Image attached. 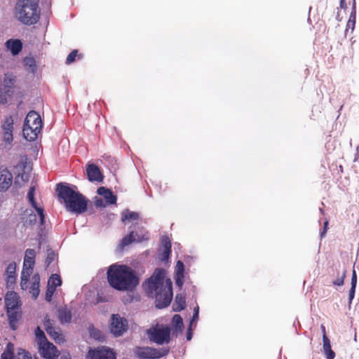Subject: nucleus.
Instances as JSON below:
<instances>
[{"instance_id":"f704fd0d","label":"nucleus","mask_w":359,"mask_h":359,"mask_svg":"<svg viewBox=\"0 0 359 359\" xmlns=\"http://www.w3.org/2000/svg\"><path fill=\"white\" fill-rule=\"evenodd\" d=\"M4 131H13V119L12 116H8L5 118L2 125Z\"/></svg>"},{"instance_id":"f3484780","label":"nucleus","mask_w":359,"mask_h":359,"mask_svg":"<svg viewBox=\"0 0 359 359\" xmlns=\"http://www.w3.org/2000/svg\"><path fill=\"white\" fill-rule=\"evenodd\" d=\"M88 179L90 182H102L103 175L99 167L95 164L88 165L86 170Z\"/></svg>"},{"instance_id":"58836bf2","label":"nucleus","mask_w":359,"mask_h":359,"mask_svg":"<svg viewBox=\"0 0 359 359\" xmlns=\"http://www.w3.org/2000/svg\"><path fill=\"white\" fill-rule=\"evenodd\" d=\"M159 248H162L163 250H171V243L170 238L164 236L161 238V246Z\"/></svg>"},{"instance_id":"bf43d9fd","label":"nucleus","mask_w":359,"mask_h":359,"mask_svg":"<svg viewBox=\"0 0 359 359\" xmlns=\"http://www.w3.org/2000/svg\"><path fill=\"white\" fill-rule=\"evenodd\" d=\"M5 351L11 352V353H14V345L11 342H8L6 344Z\"/></svg>"},{"instance_id":"603ef678","label":"nucleus","mask_w":359,"mask_h":359,"mask_svg":"<svg viewBox=\"0 0 359 359\" xmlns=\"http://www.w3.org/2000/svg\"><path fill=\"white\" fill-rule=\"evenodd\" d=\"M328 221L326 220L325 222H324V226H323V230L320 231V238L322 239L323 238H324L325 236V234L327 233V226H328Z\"/></svg>"},{"instance_id":"f257e3e1","label":"nucleus","mask_w":359,"mask_h":359,"mask_svg":"<svg viewBox=\"0 0 359 359\" xmlns=\"http://www.w3.org/2000/svg\"><path fill=\"white\" fill-rule=\"evenodd\" d=\"M165 270L157 268L144 283L147 296L155 299V306L160 309L170 305L173 295L172 282L170 278L165 280Z\"/></svg>"},{"instance_id":"393cba45","label":"nucleus","mask_w":359,"mask_h":359,"mask_svg":"<svg viewBox=\"0 0 359 359\" xmlns=\"http://www.w3.org/2000/svg\"><path fill=\"white\" fill-rule=\"evenodd\" d=\"M186 306V298L183 294H177L172 304V309L175 312H180Z\"/></svg>"},{"instance_id":"2f4dec72","label":"nucleus","mask_w":359,"mask_h":359,"mask_svg":"<svg viewBox=\"0 0 359 359\" xmlns=\"http://www.w3.org/2000/svg\"><path fill=\"white\" fill-rule=\"evenodd\" d=\"M62 284V280L59 275L57 274H52L50 277L48 281V286L50 287L51 288H55L56 290V287L57 286L61 285Z\"/></svg>"},{"instance_id":"a19ab883","label":"nucleus","mask_w":359,"mask_h":359,"mask_svg":"<svg viewBox=\"0 0 359 359\" xmlns=\"http://www.w3.org/2000/svg\"><path fill=\"white\" fill-rule=\"evenodd\" d=\"M35 264V259H32L30 257H25L24 258V266L23 268H25L27 264L28 265V268L27 270H32Z\"/></svg>"},{"instance_id":"9d476101","label":"nucleus","mask_w":359,"mask_h":359,"mask_svg":"<svg viewBox=\"0 0 359 359\" xmlns=\"http://www.w3.org/2000/svg\"><path fill=\"white\" fill-rule=\"evenodd\" d=\"M38 352L44 359H56L60 355L57 348L49 341L39 345Z\"/></svg>"},{"instance_id":"864d4df0","label":"nucleus","mask_w":359,"mask_h":359,"mask_svg":"<svg viewBox=\"0 0 359 359\" xmlns=\"http://www.w3.org/2000/svg\"><path fill=\"white\" fill-rule=\"evenodd\" d=\"M355 287H351V289L349 290V294H348L349 304H351L352 300L353 299V298L355 297Z\"/></svg>"},{"instance_id":"4468645a","label":"nucleus","mask_w":359,"mask_h":359,"mask_svg":"<svg viewBox=\"0 0 359 359\" xmlns=\"http://www.w3.org/2000/svg\"><path fill=\"white\" fill-rule=\"evenodd\" d=\"M13 178V175L8 169L0 170V191H6L11 187Z\"/></svg>"},{"instance_id":"e433bc0d","label":"nucleus","mask_w":359,"mask_h":359,"mask_svg":"<svg viewBox=\"0 0 359 359\" xmlns=\"http://www.w3.org/2000/svg\"><path fill=\"white\" fill-rule=\"evenodd\" d=\"M57 255L55 251H53L52 249H48L47 250V257L45 262L46 266L48 267L50 264L55 259Z\"/></svg>"},{"instance_id":"f03ea898","label":"nucleus","mask_w":359,"mask_h":359,"mask_svg":"<svg viewBox=\"0 0 359 359\" xmlns=\"http://www.w3.org/2000/svg\"><path fill=\"white\" fill-rule=\"evenodd\" d=\"M109 285L117 291L133 292L140 284L139 273L126 264H113L107 271Z\"/></svg>"},{"instance_id":"8fccbe9b","label":"nucleus","mask_w":359,"mask_h":359,"mask_svg":"<svg viewBox=\"0 0 359 359\" xmlns=\"http://www.w3.org/2000/svg\"><path fill=\"white\" fill-rule=\"evenodd\" d=\"M36 252L34 249L28 248L25 251V256L27 257H30L32 259H35Z\"/></svg>"},{"instance_id":"13d9d810","label":"nucleus","mask_w":359,"mask_h":359,"mask_svg":"<svg viewBox=\"0 0 359 359\" xmlns=\"http://www.w3.org/2000/svg\"><path fill=\"white\" fill-rule=\"evenodd\" d=\"M191 326H192L191 322H190L189 325V328H188V330H187V339L188 341L191 340V338H192Z\"/></svg>"},{"instance_id":"c85d7f7f","label":"nucleus","mask_w":359,"mask_h":359,"mask_svg":"<svg viewBox=\"0 0 359 359\" xmlns=\"http://www.w3.org/2000/svg\"><path fill=\"white\" fill-rule=\"evenodd\" d=\"M31 274V271L29 270H26L25 268L22 269L21 272V281H20V287L22 290H26L27 288V283Z\"/></svg>"},{"instance_id":"de8ad7c7","label":"nucleus","mask_w":359,"mask_h":359,"mask_svg":"<svg viewBox=\"0 0 359 359\" xmlns=\"http://www.w3.org/2000/svg\"><path fill=\"white\" fill-rule=\"evenodd\" d=\"M14 358V353H11L6 351H4L1 355V359H13Z\"/></svg>"},{"instance_id":"20e7f679","label":"nucleus","mask_w":359,"mask_h":359,"mask_svg":"<svg viewBox=\"0 0 359 359\" xmlns=\"http://www.w3.org/2000/svg\"><path fill=\"white\" fill-rule=\"evenodd\" d=\"M39 0H18L15 6V17L23 25H33L40 19Z\"/></svg>"},{"instance_id":"f8f14e48","label":"nucleus","mask_w":359,"mask_h":359,"mask_svg":"<svg viewBox=\"0 0 359 359\" xmlns=\"http://www.w3.org/2000/svg\"><path fill=\"white\" fill-rule=\"evenodd\" d=\"M6 287L12 289L16 282V263L15 262H11L6 267L5 273Z\"/></svg>"},{"instance_id":"dca6fc26","label":"nucleus","mask_w":359,"mask_h":359,"mask_svg":"<svg viewBox=\"0 0 359 359\" xmlns=\"http://www.w3.org/2000/svg\"><path fill=\"white\" fill-rule=\"evenodd\" d=\"M24 125L33 127L37 126L39 130H41L42 121L40 115L35 111H30L25 117Z\"/></svg>"},{"instance_id":"4d7b16f0","label":"nucleus","mask_w":359,"mask_h":359,"mask_svg":"<svg viewBox=\"0 0 359 359\" xmlns=\"http://www.w3.org/2000/svg\"><path fill=\"white\" fill-rule=\"evenodd\" d=\"M355 25V21L348 20L347 22V24H346V32H347L348 29H351L352 31L354 30Z\"/></svg>"},{"instance_id":"7c9ffc66","label":"nucleus","mask_w":359,"mask_h":359,"mask_svg":"<svg viewBox=\"0 0 359 359\" xmlns=\"http://www.w3.org/2000/svg\"><path fill=\"white\" fill-rule=\"evenodd\" d=\"M24 65L29 72L34 73L36 71V61L34 58L26 57L24 59Z\"/></svg>"},{"instance_id":"a878e982","label":"nucleus","mask_w":359,"mask_h":359,"mask_svg":"<svg viewBox=\"0 0 359 359\" xmlns=\"http://www.w3.org/2000/svg\"><path fill=\"white\" fill-rule=\"evenodd\" d=\"M33 283H32V285L30 287V293L32 295V297L36 299L40 292L39 290V276L38 274H36L33 276Z\"/></svg>"},{"instance_id":"0eeeda50","label":"nucleus","mask_w":359,"mask_h":359,"mask_svg":"<svg viewBox=\"0 0 359 359\" xmlns=\"http://www.w3.org/2000/svg\"><path fill=\"white\" fill-rule=\"evenodd\" d=\"M148 239L149 233L146 229L142 226H137L121 239L119 248L121 250H123L125 247L133 243H141Z\"/></svg>"},{"instance_id":"cd10ccee","label":"nucleus","mask_w":359,"mask_h":359,"mask_svg":"<svg viewBox=\"0 0 359 359\" xmlns=\"http://www.w3.org/2000/svg\"><path fill=\"white\" fill-rule=\"evenodd\" d=\"M34 334L38 346L48 341L44 332L41 329L40 327H36Z\"/></svg>"},{"instance_id":"2eb2a0df","label":"nucleus","mask_w":359,"mask_h":359,"mask_svg":"<svg viewBox=\"0 0 359 359\" xmlns=\"http://www.w3.org/2000/svg\"><path fill=\"white\" fill-rule=\"evenodd\" d=\"M184 278V264L182 261L178 260L177 262L175 269L174 279H175L176 285L180 288V290H181L183 286Z\"/></svg>"},{"instance_id":"aec40b11","label":"nucleus","mask_w":359,"mask_h":359,"mask_svg":"<svg viewBox=\"0 0 359 359\" xmlns=\"http://www.w3.org/2000/svg\"><path fill=\"white\" fill-rule=\"evenodd\" d=\"M57 318L61 324L69 323L72 319V311L66 305L59 307L57 310Z\"/></svg>"},{"instance_id":"774afa93","label":"nucleus","mask_w":359,"mask_h":359,"mask_svg":"<svg viewBox=\"0 0 359 359\" xmlns=\"http://www.w3.org/2000/svg\"><path fill=\"white\" fill-rule=\"evenodd\" d=\"M18 177H21V180H22V181H25V175H24V174L18 175L17 176V177L15 178V184H17V182H18V181H17V180H18Z\"/></svg>"},{"instance_id":"c03bdc74","label":"nucleus","mask_w":359,"mask_h":359,"mask_svg":"<svg viewBox=\"0 0 359 359\" xmlns=\"http://www.w3.org/2000/svg\"><path fill=\"white\" fill-rule=\"evenodd\" d=\"M55 288H51L50 287L48 286L47 290L46 292V300L48 302H50L52 300L53 295L55 292Z\"/></svg>"},{"instance_id":"39448f33","label":"nucleus","mask_w":359,"mask_h":359,"mask_svg":"<svg viewBox=\"0 0 359 359\" xmlns=\"http://www.w3.org/2000/svg\"><path fill=\"white\" fill-rule=\"evenodd\" d=\"M146 333L149 341L158 345L166 344L171 341V328L168 325L156 323L147 329Z\"/></svg>"},{"instance_id":"37998d69","label":"nucleus","mask_w":359,"mask_h":359,"mask_svg":"<svg viewBox=\"0 0 359 359\" xmlns=\"http://www.w3.org/2000/svg\"><path fill=\"white\" fill-rule=\"evenodd\" d=\"M4 141L7 144H11L13 140V131H4Z\"/></svg>"},{"instance_id":"c756f323","label":"nucleus","mask_w":359,"mask_h":359,"mask_svg":"<svg viewBox=\"0 0 359 359\" xmlns=\"http://www.w3.org/2000/svg\"><path fill=\"white\" fill-rule=\"evenodd\" d=\"M140 218V215L138 212H131L128 210H125L122 213V221L126 222V220L128 221H133V220H137Z\"/></svg>"},{"instance_id":"338daca9","label":"nucleus","mask_w":359,"mask_h":359,"mask_svg":"<svg viewBox=\"0 0 359 359\" xmlns=\"http://www.w3.org/2000/svg\"><path fill=\"white\" fill-rule=\"evenodd\" d=\"M39 220H40V224L42 226L44 224V222H45V215H41L39 217Z\"/></svg>"},{"instance_id":"9b49d317","label":"nucleus","mask_w":359,"mask_h":359,"mask_svg":"<svg viewBox=\"0 0 359 359\" xmlns=\"http://www.w3.org/2000/svg\"><path fill=\"white\" fill-rule=\"evenodd\" d=\"M43 325L48 334L57 344H60L64 341L65 339L62 334L56 330L53 326V320H50L48 316L44 318Z\"/></svg>"},{"instance_id":"7ed1b4c3","label":"nucleus","mask_w":359,"mask_h":359,"mask_svg":"<svg viewBox=\"0 0 359 359\" xmlns=\"http://www.w3.org/2000/svg\"><path fill=\"white\" fill-rule=\"evenodd\" d=\"M55 191L58 198L63 201L67 211L77 215L87 211L89 200L77 191L76 186L60 182L57 184Z\"/></svg>"},{"instance_id":"09e8293b","label":"nucleus","mask_w":359,"mask_h":359,"mask_svg":"<svg viewBox=\"0 0 359 359\" xmlns=\"http://www.w3.org/2000/svg\"><path fill=\"white\" fill-rule=\"evenodd\" d=\"M27 222H28L31 225L35 224V223L36 222V216L32 211L29 215Z\"/></svg>"},{"instance_id":"ea45409f","label":"nucleus","mask_w":359,"mask_h":359,"mask_svg":"<svg viewBox=\"0 0 359 359\" xmlns=\"http://www.w3.org/2000/svg\"><path fill=\"white\" fill-rule=\"evenodd\" d=\"M323 332L324 333L323 336V351H325L326 350H328L331 348V344L329 338L325 334V329L324 327H323Z\"/></svg>"},{"instance_id":"052dcab7","label":"nucleus","mask_w":359,"mask_h":359,"mask_svg":"<svg viewBox=\"0 0 359 359\" xmlns=\"http://www.w3.org/2000/svg\"><path fill=\"white\" fill-rule=\"evenodd\" d=\"M325 356L327 359H334L335 357V353L333 351H332L329 353H327V354H325Z\"/></svg>"},{"instance_id":"5fc2aeb1","label":"nucleus","mask_w":359,"mask_h":359,"mask_svg":"<svg viewBox=\"0 0 359 359\" xmlns=\"http://www.w3.org/2000/svg\"><path fill=\"white\" fill-rule=\"evenodd\" d=\"M94 203L97 208H103L105 206L104 201L102 198H96L94 201Z\"/></svg>"},{"instance_id":"412c9836","label":"nucleus","mask_w":359,"mask_h":359,"mask_svg":"<svg viewBox=\"0 0 359 359\" xmlns=\"http://www.w3.org/2000/svg\"><path fill=\"white\" fill-rule=\"evenodd\" d=\"M6 46L13 55H18L22 49V43L20 39H8L6 42Z\"/></svg>"},{"instance_id":"423d86ee","label":"nucleus","mask_w":359,"mask_h":359,"mask_svg":"<svg viewBox=\"0 0 359 359\" xmlns=\"http://www.w3.org/2000/svg\"><path fill=\"white\" fill-rule=\"evenodd\" d=\"M170 352L168 347L156 348L151 346H136L133 353L138 359H159L167 355Z\"/></svg>"},{"instance_id":"49530a36","label":"nucleus","mask_w":359,"mask_h":359,"mask_svg":"<svg viewBox=\"0 0 359 359\" xmlns=\"http://www.w3.org/2000/svg\"><path fill=\"white\" fill-rule=\"evenodd\" d=\"M198 315H199V307L198 306H196L194 309V313H193V316H192V318H191V320L190 322H191V324L195 322V321H197L198 319Z\"/></svg>"},{"instance_id":"473e14b6","label":"nucleus","mask_w":359,"mask_h":359,"mask_svg":"<svg viewBox=\"0 0 359 359\" xmlns=\"http://www.w3.org/2000/svg\"><path fill=\"white\" fill-rule=\"evenodd\" d=\"M13 94V90L7 92V89H3L0 87V104H6L8 102V98L11 97Z\"/></svg>"},{"instance_id":"6e6d98bb","label":"nucleus","mask_w":359,"mask_h":359,"mask_svg":"<svg viewBox=\"0 0 359 359\" xmlns=\"http://www.w3.org/2000/svg\"><path fill=\"white\" fill-rule=\"evenodd\" d=\"M37 212L39 217L41 215H44V210L42 207H39L37 205V203H36V205L34 207H32Z\"/></svg>"},{"instance_id":"b1692460","label":"nucleus","mask_w":359,"mask_h":359,"mask_svg":"<svg viewBox=\"0 0 359 359\" xmlns=\"http://www.w3.org/2000/svg\"><path fill=\"white\" fill-rule=\"evenodd\" d=\"M10 327L12 330H17V323L21 317V314L15 309H6Z\"/></svg>"},{"instance_id":"69168bd1","label":"nucleus","mask_w":359,"mask_h":359,"mask_svg":"<svg viewBox=\"0 0 359 359\" xmlns=\"http://www.w3.org/2000/svg\"><path fill=\"white\" fill-rule=\"evenodd\" d=\"M60 359H71V356L69 353H65L60 356Z\"/></svg>"},{"instance_id":"680f3d73","label":"nucleus","mask_w":359,"mask_h":359,"mask_svg":"<svg viewBox=\"0 0 359 359\" xmlns=\"http://www.w3.org/2000/svg\"><path fill=\"white\" fill-rule=\"evenodd\" d=\"M106 301H107V299L104 297H102V296L100 295L99 294H97V303L104 302Z\"/></svg>"},{"instance_id":"4c0bfd02","label":"nucleus","mask_w":359,"mask_h":359,"mask_svg":"<svg viewBox=\"0 0 359 359\" xmlns=\"http://www.w3.org/2000/svg\"><path fill=\"white\" fill-rule=\"evenodd\" d=\"M338 277L332 281L333 285L337 286H341L344 285V278L346 277V270H343L341 273L340 274L339 271H337Z\"/></svg>"},{"instance_id":"a211bd4d","label":"nucleus","mask_w":359,"mask_h":359,"mask_svg":"<svg viewBox=\"0 0 359 359\" xmlns=\"http://www.w3.org/2000/svg\"><path fill=\"white\" fill-rule=\"evenodd\" d=\"M97 193L98 195L103 196L108 204L114 205L116 203L117 197L111 189L100 187L97 189Z\"/></svg>"},{"instance_id":"bb28decb","label":"nucleus","mask_w":359,"mask_h":359,"mask_svg":"<svg viewBox=\"0 0 359 359\" xmlns=\"http://www.w3.org/2000/svg\"><path fill=\"white\" fill-rule=\"evenodd\" d=\"M88 332L91 338L98 341L104 340V334L102 332L95 327L93 325L89 326Z\"/></svg>"},{"instance_id":"ddd939ff","label":"nucleus","mask_w":359,"mask_h":359,"mask_svg":"<svg viewBox=\"0 0 359 359\" xmlns=\"http://www.w3.org/2000/svg\"><path fill=\"white\" fill-rule=\"evenodd\" d=\"M6 309H18L21 306L18 294L14 291H8L5 296Z\"/></svg>"},{"instance_id":"4be33fe9","label":"nucleus","mask_w":359,"mask_h":359,"mask_svg":"<svg viewBox=\"0 0 359 359\" xmlns=\"http://www.w3.org/2000/svg\"><path fill=\"white\" fill-rule=\"evenodd\" d=\"M172 330L171 334L177 337L184 327L183 319L179 314H175L172 318Z\"/></svg>"},{"instance_id":"e2e57ef3","label":"nucleus","mask_w":359,"mask_h":359,"mask_svg":"<svg viewBox=\"0 0 359 359\" xmlns=\"http://www.w3.org/2000/svg\"><path fill=\"white\" fill-rule=\"evenodd\" d=\"M24 355L22 359H32V355L30 353L27 351H23Z\"/></svg>"},{"instance_id":"c9c22d12","label":"nucleus","mask_w":359,"mask_h":359,"mask_svg":"<svg viewBox=\"0 0 359 359\" xmlns=\"http://www.w3.org/2000/svg\"><path fill=\"white\" fill-rule=\"evenodd\" d=\"M36 187L34 185H32L29 187V191L27 193V200L31 204L32 207H34L36 205V200L34 198Z\"/></svg>"},{"instance_id":"6e6552de","label":"nucleus","mask_w":359,"mask_h":359,"mask_svg":"<svg viewBox=\"0 0 359 359\" xmlns=\"http://www.w3.org/2000/svg\"><path fill=\"white\" fill-rule=\"evenodd\" d=\"M111 333L116 337L122 336L128 329L126 318L119 314H112L109 326Z\"/></svg>"},{"instance_id":"3c124183","label":"nucleus","mask_w":359,"mask_h":359,"mask_svg":"<svg viewBox=\"0 0 359 359\" xmlns=\"http://www.w3.org/2000/svg\"><path fill=\"white\" fill-rule=\"evenodd\" d=\"M351 287H355L356 288V285H357V274H356V272L353 269V273H352V277H351Z\"/></svg>"},{"instance_id":"6ab92c4d","label":"nucleus","mask_w":359,"mask_h":359,"mask_svg":"<svg viewBox=\"0 0 359 359\" xmlns=\"http://www.w3.org/2000/svg\"><path fill=\"white\" fill-rule=\"evenodd\" d=\"M41 132V130L36 127L25 126L23 125L22 134L24 138L29 141L32 142L34 141L37 137L38 134Z\"/></svg>"},{"instance_id":"79ce46f5","label":"nucleus","mask_w":359,"mask_h":359,"mask_svg":"<svg viewBox=\"0 0 359 359\" xmlns=\"http://www.w3.org/2000/svg\"><path fill=\"white\" fill-rule=\"evenodd\" d=\"M78 55V50H72L67 57L66 64L69 65L75 61L76 57Z\"/></svg>"},{"instance_id":"72a5a7b5","label":"nucleus","mask_w":359,"mask_h":359,"mask_svg":"<svg viewBox=\"0 0 359 359\" xmlns=\"http://www.w3.org/2000/svg\"><path fill=\"white\" fill-rule=\"evenodd\" d=\"M171 255V250L158 249V258L161 262H167L169 260Z\"/></svg>"},{"instance_id":"1a4fd4ad","label":"nucleus","mask_w":359,"mask_h":359,"mask_svg":"<svg viewBox=\"0 0 359 359\" xmlns=\"http://www.w3.org/2000/svg\"><path fill=\"white\" fill-rule=\"evenodd\" d=\"M88 354L90 359H116L115 351L107 346L90 349Z\"/></svg>"},{"instance_id":"5701e85b","label":"nucleus","mask_w":359,"mask_h":359,"mask_svg":"<svg viewBox=\"0 0 359 359\" xmlns=\"http://www.w3.org/2000/svg\"><path fill=\"white\" fill-rule=\"evenodd\" d=\"M15 82L16 76L13 73L7 72L4 74V81L0 87L7 89V92H9V90H13Z\"/></svg>"},{"instance_id":"0e129e2a","label":"nucleus","mask_w":359,"mask_h":359,"mask_svg":"<svg viewBox=\"0 0 359 359\" xmlns=\"http://www.w3.org/2000/svg\"><path fill=\"white\" fill-rule=\"evenodd\" d=\"M340 8L341 9H346V0H340Z\"/></svg>"},{"instance_id":"a18cd8bd","label":"nucleus","mask_w":359,"mask_h":359,"mask_svg":"<svg viewBox=\"0 0 359 359\" xmlns=\"http://www.w3.org/2000/svg\"><path fill=\"white\" fill-rule=\"evenodd\" d=\"M349 20L355 21L356 20V6L355 0H353V6L351 8V12L349 16Z\"/></svg>"}]
</instances>
